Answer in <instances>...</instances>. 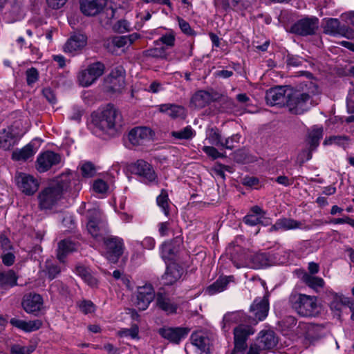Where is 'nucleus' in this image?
Masks as SVG:
<instances>
[{
    "label": "nucleus",
    "mask_w": 354,
    "mask_h": 354,
    "mask_svg": "<svg viewBox=\"0 0 354 354\" xmlns=\"http://www.w3.org/2000/svg\"><path fill=\"white\" fill-rule=\"evenodd\" d=\"M111 44L114 46H117L118 48L124 47L126 45H128L127 38L126 36H115L111 39Z\"/></svg>",
    "instance_id": "338daca9"
},
{
    "label": "nucleus",
    "mask_w": 354,
    "mask_h": 354,
    "mask_svg": "<svg viewBox=\"0 0 354 354\" xmlns=\"http://www.w3.org/2000/svg\"><path fill=\"white\" fill-rule=\"evenodd\" d=\"M168 194L165 189H162L160 194L157 197L156 201L159 207H160L166 216L169 215V205H168Z\"/></svg>",
    "instance_id": "09e8293b"
},
{
    "label": "nucleus",
    "mask_w": 354,
    "mask_h": 354,
    "mask_svg": "<svg viewBox=\"0 0 354 354\" xmlns=\"http://www.w3.org/2000/svg\"><path fill=\"white\" fill-rule=\"evenodd\" d=\"M240 136L239 134H234L231 137H228L225 139L223 142V147L227 149H232L235 147L234 144L239 142Z\"/></svg>",
    "instance_id": "6e6d98bb"
},
{
    "label": "nucleus",
    "mask_w": 354,
    "mask_h": 354,
    "mask_svg": "<svg viewBox=\"0 0 354 354\" xmlns=\"http://www.w3.org/2000/svg\"><path fill=\"white\" fill-rule=\"evenodd\" d=\"M224 323L223 328L225 327L226 324L238 323V322H248L245 314L241 311L231 312L225 314L223 319Z\"/></svg>",
    "instance_id": "79ce46f5"
},
{
    "label": "nucleus",
    "mask_w": 354,
    "mask_h": 354,
    "mask_svg": "<svg viewBox=\"0 0 354 354\" xmlns=\"http://www.w3.org/2000/svg\"><path fill=\"white\" fill-rule=\"evenodd\" d=\"M151 136V130L145 127L133 128L128 133V140L132 146L142 145Z\"/></svg>",
    "instance_id": "a211bd4d"
},
{
    "label": "nucleus",
    "mask_w": 354,
    "mask_h": 354,
    "mask_svg": "<svg viewBox=\"0 0 354 354\" xmlns=\"http://www.w3.org/2000/svg\"><path fill=\"white\" fill-rule=\"evenodd\" d=\"M323 28L325 34L333 36L340 35L348 39H354V30L345 24H341L338 19L328 18L325 19Z\"/></svg>",
    "instance_id": "1a4fd4ad"
},
{
    "label": "nucleus",
    "mask_w": 354,
    "mask_h": 354,
    "mask_svg": "<svg viewBox=\"0 0 354 354\" xmlns=\"http://www.w3.org/2000/svg\"><path fill=\"white\" fill-rule=\"evenodd\" d=\"M189 329L185 327H162L158 330V334L170 343L179 344L182 339L188 335Z\"/></svg>",
    "instance_id": "4468645a"
},
{
    "label": "nucleus",
    "mask_w": 354,
    "mask_h": 354,
    "mask_svg": "<svg viewBox=\"0 0 354 354\" xmlns=\"http://www.w3.org/2000/svg\"><path fill=\"white\" fill-rule=\"evenodd\" d=\"M319 27V19L316 17H306L296 21L290 32L297 35L306 37L316 33Z\"/></svg>",
    "instance_id": "39448f33"
},
{
    "label": "nucleus",
    "mask_w": 354,
    "mask_h": 354,
    "mask_svg": "<svg viewBox=\"0 0 354 354\" xmlns=\"http://www.w3.org/2000/svg\"><path fill=\"white\" fill-rule=\"evenodd\" d=\"M221 4L225 10H241L247 6L246 0H222Z\"/></svg>",
    "instance_id": "49530a36"
},
{
    "label": "nucleus",
    "mask_w": 354,
    "mask_h": 354,
    "mask_svg": "<svg viewBox=\"0 0 354 354\" xmlns=\"http://www.w3.org/2000/svg\"><path fill=\"white\" fill-rule=\"evenodd\" d=\"M147 55L156 58H165L167 57L166 48H153L147 50Z\"/></svg>",
    "instance_id": "5fc2aeb1"
},
{
    "label": "nucleus",
    "mask_w": 354,
    "mask_h": 354,
    "mask_svg": "<svg viewBox=\"0 0 354 354\" xmlns=\"http://www.w3.org/2000/svg\"><path fill=\"white\" fill-rule=\"evenodd\" d=\"M178 25L183 33L189 36H193L196 34L195 31L191 28L188 22L182 18L178 17Z\"/></svg>",
    "instance_id": "864d4df0"
},
{
    "label": "nucleus",
    "mask_w": 354,
    "mask_h": 354,
    "mask_svg": "<svg viewBox=\"0 0 354 354\" xmlns=\"http://www.w3.org/2000/svg\"><path fill=\"white\" fill-rule=\"evenodd\" d=\"M190 339L192 344L197 347L201 353L210 354V339L204 333H194L192 334Z\"/></svg>",
    "instance_id": "bb28decb"
},
{
    "label": "nucleus",
    "mask_w": 354,
    "mask_h": 354,
    "mask_svg": "<svg viewBox=\"0 0 354 354\" xmlns=\"http://www.w3.org/2000/svg\"><path fill=\"white\" fill-rule=\"evenodd\" d=\"M280 325L290 330L297 324V319L293 316H286L279 322Z\"/></svg>",
    "instance_id": "4d7b16f0"
},
{
    "label": "nucleus",
    "mask_w": 354,
    "mask_h": 354,
    "mask_svg": "<svg viewBox=\"0 0 354 354\" xmlns=\"http://www.w3.org/2000/svg\"><path fill=\"white\" fill-rule=\"evenodd\" d=\"M10 324L19 330L26 333H30L39 329L42 326V322L39 320H30L28 322L13 317L10 319Z\"/></svg>",
    "instance_id": "a878e982"
},
{
    "label": "nucleus",
    "mask_w": 354,
    "mask_h": 354,
    "mask_svg": "<svg viewBox=\"0 0 354 354\" xmlns=\"http://www.w3.org/2000/svg\"><path fill=\"white\" fill-rule=\"evenodd\" d=\"M45 268L47 277L50 280L56 278L61 272V268L50 261L46 262Z\"/></svg>",
    "instance_id": "de8ad7c7"
},
{
    "label": "nucleus",
    "mask_w": 354,
    "mask_h": 354,
    "mask_svg": "<svg viewBox=\"0 0 354 354\" xmlns=\"http://www.w3.org/2000/svg\"><path fill=\"white\" fill-rule=\"evenodd\" d=\"M77 243L70 239H64L58 243L57 258L61 263H65L66 257L77 250Z\"/></svg>",
    "instance_id": "cd10ccee"
},
{
    "label": "nucleus",
    "mask_w": 354,
    "mask_h": 354,
    "mask_svg": "<svg viewBox=\"0 0 354 354\" xmlns=\"http://www.w3.org/2000/svg\"><path fill=\"white\" fill-rule=\"evenodd\" d=\"M161 112L167 113L172 118H184L186 115L185 109L183 106L172 104H165L160 107Z\"/></svg>",
    "instance_id": "f704fd0d"
},
{
    "label": "nucleus",
    "mask_w": 354,
    "mask_h": 354,
    "mask_svg": "<svg viewBox=\"0 0 354 354\" xmlns=\"http://www.w3.org/2000/svg\"><path fill=\"white\" fill-rule=\"evenodd\" d=\"M82 175L84 178L93 177L96 173L95 165L91 162H86L81 166Z\"/></svg>",
    "instance_id": "3c124183"
},
{
    "label": "nucleus",
    "mask_w": 354,
    "mask_h": 354,
    "mask_svg": "<svg viewBox=\"0 0 354 354\" xmlns=\"http://www.w3.org/2000/svg\"><path fill=\"white\" fill-rule=\"evenodd\" d=\"M254 333L249 324H241L234 329V347L232 354L243 353L248 345L246 341L250 335Z\"/></svg>",
    "instance_id": "0eeeda50"
},
{
    "label": "nucleus",
    "mask_w": 354,
    "mask_h": 354,
    "mask_svg": "<svg viewBox=\"0 0 354 354\" xmlns=\"http://www.w3.org/2000/svg\"><path fill=\"white\" fill-rule=\"evenodd\" d=\"M17 122L0 131V148L9 150L19 140L22 133L18 131Z\"/></svg>",
    "instance_id": "9b49d317"
},
{
    "label": "nucleus",
    "mask_w": 354,
    "mask_h": 354,
    "mask_svg": "<svg viewBox=\"0 0 354 354\" xmlns=\"http://www.w3.org/2000/svg\"><path fill=\"white\" fill-rule=\"evenodd\" d=\"M345 297L331 292L328 295V305L330 310L339 317L341 316L342 307L344 306Z\"/></svg>",
    "instance_id": "2f4dec72"
},
{
    "label": "nucleus",
    "mask_w": 354,
    "mask_h": 354,
    "mask_svg": "<svg viewBox=\"0 0 354 354\" xmlns=\"http://www.w3.org/2000/svg\"><path fill=\"white\" fill-rule=\"evenodd\" d=\"M37 151L35 144L31 142L21 149L12 152V159L15 161H26L31 158Z\"/></svg>",
    "instance_id": "c85d7f7f"
},
{
    "label": "nucleus",
    "mask_w": 354,
    "mask_h": 354,
    "mask_svg": "<svg viewBox=\"0 0 354 354\" xmlns=\"http://www.w3.org/2000/svg\"><path fill=\"white\" fill-rule=\"evenodd\" d=\"M277 342L274 333L267 331L261 337L259 347L264 350L271 349L277 345Z\"/></svg>",
    "instance_id": "4c0bfd02"
},
{
    "label": "nucleus",
    "mask_w": 354,
    "mask_h": 354,
    "mask_svg": "<svg viewBox=\"0 0 354 354\" xmlns=\"http://www.w3.org/2000/svg\"><path fill=\"white\" fill-rule=\"evenodd\" d=\"M182 243L183 239L180 236H176L170 242L163 243L161 251L162 258L165 260L174 259Z\"/></svg>",
    "instance_id": "b1692460"
},
{
    "label": "nucleus",
    "mask_w": 354,
    "mask_h": 354,
    "mask_svg": "<svg viewBox=\"0 0 354 354\" xmlns=\"http://www.w3.org/2000/svg\"><path fill=\"white\" fill-rule=\"evenodd\" d=\"M183 268L177 263H172L167 266L166 271L162 277L163 285L171 286L180 279L183 274Z\"/></svg>",
    "instance_id": "4be33fe9"
},
{
    "label": "nucleus",
    "mask_w": 354,
    "mask_h": 354,
    "mask_svg": "<svg viewBox=\"0 0 354 354\" xmlns=\"http://www.w3.org/2000/svg\"><path fill=\"white\" fill-rule=\"evenodd\" d=\"M206 140L213 146L223 147V139L220 131L217 128H211L207 132Z\"/></svg>",
    "instance_id": "37998d69"
},
{
    "label": "nucleus",
    "mask_w": 354,
    "mask_h": 354,
    "mask_svg": "<svg viewBox=\"0 0 354 354\" xmlns=\"http://www.w3.org/2000/svg\"><path fill=\"white\" fill-rule=\"evenodd\" d=\"M158 42H160L168 47H172L175 44V36L172 33H167L160 37L156 43Z\"/></svg>",
    "instance_id": "680f3d73"
},
{
    "label": "nucleus",
    "mask_w": 354,
    "mask_h": 354,
    "mask_svg": "<svg viewBox=\"0 0 354 354\" xmlns=\"http://www.w3.org/2000/svg\"><path fill=\"white\" fill-rule=\"evenodd\" d=\"M132 172L142 178L146 184L157 183L158 176L152 166L143 160H138L131 167Z\"/></svg>",
    "instance_id": "ddd939ff"
},
{
    "label": "nucleus",
    "mask_w": 354,
    "mask_h": 354,
    "mask_svg": "<svg viewBox=\"0 0 354 354\" xmlns=\"http://www.w3.org/2000/svg\"><path fill=\"white\" fill-rule=\"evenodd\" d=\"M35 345L21 346L19 344H14L10 348L11 354H30L35 350Z\"/></svg>",
    "instance_id": "8fccbe9b"
},
{
    "label": "nucleus",
    "mask_w": 354,
    "mask_h": 354,
    "mask_svg": "<svg viewBox=\"0 0 354 354\" xmlns=\"http://www.w3.org/2000/svg\"><path fill=\"white\" fill-rule=\"evenodd\" d=\"M315 150H311V149L309 147L308 149H304L299 153L297 156V160L300 166H301L306 161H308L312 158V153Z\"/></svg>",
    "instance_id": "052dcab7"
},
{
    "label": "nucleus",
    "mask_w": 354,
    "mask_h": 354,
    "mask_svg": "<svg viewBox=\"0 0 354 354\" xmlns=\"http://www.w3.org/2000/svg\"><path fill=\"white\" fill-rule=\"evenodd\" d=\"M139 328L136 324L131 326L130 328H125L120 332V335L131 337L133 339L138 338Z\"/></svg>",
    "instance_id": "13d9d810"
},
{
    "label": "nucleus",
    "mask_w": 354,
    "mask_h": 354,
    "mask_svg": "<svg viewBox=\"0 0 354 354\" xmlns=\"http://www.w3.org/2000/svg\"><path fill=\"white\" fill-rule=\"evenodd\" d=\"M71 173L62 174L55 183L42 189L38 194V205L41 210L53 209L62 198L64 191L70 187Z\"/></svg>",
    "instance_id": "f03ea898"
},
{
    "label": "nucleus",
    "mask_w": 354,
    "mask_h": 354,
    "mask_svg": "<svg viewBox=\"0 0 354 354\" xmlns=\"http://www.w3.org/2000/svg\"><path fill=\"white\" fill-rule=\"evenodd\" d=\"M80 308L84 314H88L94 312L95 306L92 301L84 300L80 303Z\"/></svg>",
    "instance_id": "e2e57ef3"
},
{
    "label": "nucleus",
    "mask_w": 354,
    "mask_h": 354,
    "mask_svg": "<svg viewBox=\"0 0 354 354\" xmlns=\"http://www.w3.org/2000/svg\"><path fill=\"white\" fill-rule=\"evenodd\" d=\"M125 70L122 66L113 68L105 78V84L108 91L113 93L121 92L125 85Z\"/></svg>",
    "instance_id": "9d476101"
},
{
    "label": "nucleus",
    "mask_w": 354,
    "mask_h": 354,
    "mask_svg": "<svg viewBox=\"0 0 354 354\" xmlns=\"http://www.w3.org/2000/svg\"><path fill=\"white\" fill-rule=\"evenodd\" d=\"M212 95L209 92L199 91L191 98L190 104L196 109H202L212 102Z\"/></svg>",
    "instance_id": "7c9ffc66"
},
{
    "label": "nucleus",
    "mask_w": 354,
    "mask_h": 354,
    "mask_svg": "<svg viewBox=\"0 0 354 354\" xmlns=\"http://www.w3.org/2000/svg\"><path fill=\"white\" fill-rule=\"evenodd\" d=\"M203 151L209 157L213 160L219 158L220 152L213 146H204L202 149Z\"/></svg>",
    "instance_id": "0e129e2a"
},
{
    "label": "nucleus",
    "mask_w": 354,
    "mask_h": 354,
    "mask_svg": "<svg viewBox=\"0 0 354 354\" xmlns=\"http://www.w3.org/2000/svg\"><path fill=\"white\" fill-rule=\"evenodd\" d=\"M323 137L322 127H313L308 133V144L311 150H316L319 145V141Z\"/></svg>",
    "instance_id": "e433bc0d"
},
{
    "label": "nucleus",
    "mask_w": 354,
    "mask_h": 354,
    "mask_svg": "<svg viewBox=\"0 0 354 354\" xmlns=\"http://www.w3.org/2000/svg\"><path fill=\"white\" fill-rule=\"evenodd\" d=\"M301 223L289 218H283L278 219L274 225L270 228V232L277 231L279 230H289L299 228Z\"/></svg>",
    "instance_id": "c756f323"
},
{
    "label": "nucleus",
    "mask_w": 354,
    "mask_h": 354,
    "mask_svg": "<svg viewBox=\"0 0 354 354\" xmlns=\"http://www.w3.org/2000/svg\"><path fill=\"white\" fill-rule=\"evenodd\" d=\"M173 138L178 140H191L196 136V131L191 126H187L180 131H173L171 132Z\"/></svg>",
    "instance_id": "c03bdc74"
},
{
    "label": "nucleus",
    "mask_w": 354,
    "mask_h": 354,
    "mask_svg": "<svg viewBox=\"0 0 354 354\" xmlns=\"http://www.w3.org/2000/svg\"><path fill=\"white\" fill-rule=\"evenodd\" d=\"M292 308L302 317H313L317 313L316 297L304 294H292L289 297Z\"/></svg>",
    "instance_id": "7ed1b4c3"
},
{
    "label": "nucleus",
    "mask_w": 354,
    "mask_h": 354,
    "mask_svg": "<svg viewBox=\"0 0 354 354\" xmlns=\"http://www.w3.org/2000/svg\"><path fill=\"white\" fill-rule=\"evenodd\" d=\"M156 306L164 311L167 315L177 313L178 305L166 293L158 292L156 295Z\"/></svg>",
    "instance_id": "aec40b11"
},
{
    "label": "nucleus",
    "mask_w": 354,
    "mask_h": 354,
    "mask_svg": "<svg viewBox=\"0 0 354 354\" xmlns=\"http://www.w3.org/2000/svg\"><path fill=\"white\" fill-rule=\"evenodd\" d=\"M347 112L350 115L345 118L346 123L354 122V100L351 98L346 100Z\"/></svg>",
    "instance_id": "bf43d9fd"
},
{
    "label": "nucleus",
    "mask_w": 354,
    "mask_h": 354,
    "mask_svg": "<svg viewBox=\"0 0 354 354\" xmlns=\"http://www.w3.org/2000/svg\"><path fill=\"white\" fill-rule=\"evenodd\" d=\"M107 0H80L81 12L86 16H95L105 8Z\"/></svg>",
    "instance_id": "6ab92c4d"
},
{
    "label": "nucleus",
    "mask_w": 354,
    "mask_h": 354,
    "mask_svg": "<svg viewBox=\"0 0 354 354\" xmlns=\"http://www.w3.org/2000/svg\"><path fill=\"white\" fill-rule=\"evenodd\" d=\"M106 259L112 263L118 261L124 251V243L121 238L109 236L103 238Z\"/></svg>",
    "instance_id": "6e6552de"
},
{
    "label": "nucleus",
    "mask_w": 354,
    "mask_h": 354,
    "mask_svg": "<svg viewBox=\"0 0 354 354\" xmlns=\"http://www.w3.org/2000/svg\"><path fill=\"white\" fill-rule=\"evenodd\" d=\"M76 273L89 286H94L97 285V280L91 273L88 268L82 265H77L75 267Z\"/></svg>",
    "instance_id": "58836bf2"
},
{
    "label": "nucleus",
    "mask_w": 354,
    "mask_h": 354,
    "mask_svg": "<svg viewBox=\"0 0 354 354\" xmlns=\"http://www.w3.org/2000/svg\"><path fill=\"white\" fill-rule=\"evenodd\" d=\"M288 88H290V86H278L268 90L266 93L267 104L271 106H285L288 97Z\"/></svg>",
    "instance_id": "2eb2a0df"
},
{
    "label": "nucleus",
    "mask_w": 354,
    "mask_h": 354,
    "mask_svg": "<svg viewBox=\"0 0 354 354\" xmlns=\"http://www.w3.org/2000/svg\"><path fill=\"white\" fill-rule=\"evenodd\" d=\"M26 82L28 85L31 86L35 83L39 79V72L35 68H30L26 72Z\"/></svg>",
    "instance_id": "603ef678"
},
{
    "label": "nucleus",
    "mask_w": 354,
    "mask_h": 354,
    "mask_svg": "<svg viewBox=\"0 0 354 354\" xmlns=\"http://www.w3.org/2000/svg\"><path fill=\"white\" fill-rule=\"evenodd\" d=\"M105 66L100 62L91 64L82 71L78 75L80 84L84 87L89 86L94 83L104 72Z\"/></svg>",
    "instance_id": "423d86ee"
},
{
    "label": "nucleus",
    "mask_w": 354,
    "mask_h": 354,
    "mask_svg": "<svg viewBox=\"0 0 354 354\" xmlns=\"http://www.w3.org/2000/svg\"><path fill=\"white\" fill-rule=\"evenodd\" d=\"M301 281L308 287L317 290L319 288H322L324 281L322 278L314 277L307 272H304L301 277Z\"/></svg>",
    "instance_id": "ea45409f"
},
{
    "label": "nucleus",
    "mask_w": 354,
    "mask_h": 354,
    "mask_svg": "<svg viewBox=\"0 0 354 354\" xmlns=\"http://www.w3.org/2000/svg\"><path fill=\"white\" fill-rule=\"evenodd\" d=\"M154 298L155 293L153 286L151 284H146L138 288L134 304L140 310H145Z\"/></svg>",
    "instance_id": "f3484780"
},
{
    "label": "nucleus",
    "mask_w": 354,
    "mask_h": 354,
    "mask_svg": "<svg viewBox=\"0 0 354 354\" xmlns=\"http://www.w3.org/2000/svg\"><path fill=\"white\" fill-rule=\"evenodd\" d=\"M86 227L88 233L95 239L101 236L102 232L104 231V223L99 219L95 218H89Z\"/></svg>",
    "instance_id": "c9c22d12"
},
{
    "label": "nucleus",
    "mask_w": 354,
    "mask_h": 354,
    "mask_svg": "<svg viewBox=\"0 0 354 354\" xmlns=\"http://www.w3.org/2000/svg\"><path fill=\"white\" fill-rule=\"evenodd\" d=\"M62 158L59 153L46 151L39 155L36 161V169L41 173L49 170L53 166L58 165Z\"/></svg>",
    "instance_id": "dca6fc26"
},
{
    "label": "nucleus",
    "mask_w": 354,
    "mask_h": 354,
    "mask_svg": "<svg viewBox=\"0 0 354 354\" xmlns=\"http://www.w3.org/2000/svg\"><path fill=\"white\" fill-rule=\"evenodd\" d=\"M303 326L306 330V337L310 340H317L325 335V328L322 325L304 324Z\"/></svg>",
    "instance_id": "72a5a7b5"
},
{
    "label": "nucleus",
    "mask_w": 354,
    "mask_h": 354,
    "mask_svg": "<svg viewBox=\"0 0 354 354\" xmlns=\"http://www.w3.org/2000/svg\"><path fill=\"white\" fill-rule=\"evenodd\" d=\"M42 304L43 299L39 295L29 294L24 296L22 306L26 313H34L40 310Z\"/></svg>",
    "instance_id": "5701e85b"
},
{
    "label": "nucleus",
    "mask_w": 354,
    "mask_h": 354,
    "mask_svg": "<svg viewBox=\"0 0 354 354\" xmlns=\"http://www.w3.org/2000/svg\"><path fill=\"white\" fill-rule=\"evenodd\" d=\"M107 189V184L103 180H97L93 183V189L97 193H104L106 192Z\"/></svg>",
    "instance_id": "69168bd1"
},
{
    "label": "nucleus",
    "mask_w": 354,
    "mask_h": 354,
    "mask_svg": "<svg viewBox=\"0 0 354 354\" xmlns=\"http://www.w3.org/2000/svg\"><path fill=\"white\" fill-rule=\"evenodd\" d=\"M87 38L82 34L72 35L64 45V50L66 53H75L81 50L86 45Z\"/></svg>",
    "instance_id": "393cba45"
},
{
    "label": "nucleus",
    "mask_w": 354,
    "mask_h": 354,
    "mask_svg": "<svg viewBox=\"0 0 354 354\" xmlns=\"http://www.w3.org/2000/svg\"><path fill=\"white\" fill-rule=\"evenodd\" d=\"M16 273L10 270L7 272H0V288L7 290L17 285Z\"/></svg>",
    "instance_id": "473e14b6"
},
{
    "label": "nucleus",
    "mask_w": 354,
    "mask_h": 354,
    "mask_svg": "<svg viewBox=\"0 0 354 354\" xmlns=\"http://www.w3.org/2000/svg\"><path fill=\"white\" fill-rule=\"evenodd\" d=\"M350 141V138L346 136H333L328 138H326L324 141V145H330L332 144H335L339 147L346 149L348 145V142Z\"/></svg>",
    "instance_id": "a18cd8bd"
},
{
    "label": "nucleus",
    "mask_w": 354,
    "mask_h": 354,
    "mask_svg": "<svg viewBox=\"0 0 354 354\" xmlns=\"http://www.w3.org/2000/svg\"><path fill=\"white\" fill-rule=\"evenodd\" d=\"M250 310L253 317L248 318V324H256L259 321H262L267 317L269 310L268 299L266 297L256 298L250 306Z\"/></svg>",
    "instance_id": "f8f14e48"
},
{
    "label": "nucleus",
    "mask_w": 354,
    "mask_h": 354,
    "mask_svg": "<svg viewBox=\"0 0 354 354\" xmlns=\"http://www.w3.org/2000/svg\"><path fill=\"white\" fill-rule=\"evenodd\" d=\"M287 95L286 106L288 107L290 113L300 115L308 109V103L310 96L308 93L301 92L290 87V88H288Z\"/></svg>",
    "instance_id": "20e7f679"
},
{
    "label": "nucleus",
    "mask_w": 354,
    "mask_h": 354,
    "mask_svg": "<svg viewBox=\"0 0 354 354\" xmlns=\"http://www.w3.org/2000/svg\"><path fill=\"white\" fill-rule=\"evenodd\" d=\"M93 133L97 136H114L122 126L120 112L112 104H108L100 112L91 115Z\"/></svg>",
    "instance_id": "f257e3e1"
},
{
    "label": "nucleus",
    "mask_w": 354,
    "mask_h": 354,
    "mask_svg": "<svg viewBox=\"0 0 354 354\" xmlns=\"http://www.w3.org/2000/svg\"><path fill=\"white\" fill-rule=\"evenodd\" d=\"M254 263H257L259 267H262L268 264V259L265 254H256L252 258Z\"/></svg>",
    "instance_id": "774afa93"
},
{
    "label": "nucleus",
    "mask_w": 354,
    "mask_h": 354,
    "mask_svg": "<svg viewBox=\"0 0 354 354\" xmlns=\"http://www.w3.org/2000/svg\"><path fill=\"white\" fill-rule=\"evenodd\" d=\"M17 184L23 193L26 195H32L39 187L37 180L32 176L24 174H20L17 178Z\"/></svg>",
    "instance_id": "412c9836"
},
{
    "label": "nucleus",
    "mask_w": 354,
    "mask_h": 354,
    "mask_svg": "<svg viewBox=\"0 0 354 354\" xmlns=\"http://www.w3.org/2000/svg\"><path fill=\"white\" fill-rule=\"evenodd\" d=\"M228 283L229 280L227 277H220L207 288L206 292L209 295L221 292L226 288Z\"/></svg>",
    "instance_id": "a19ab883"
}]
</instances>
